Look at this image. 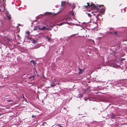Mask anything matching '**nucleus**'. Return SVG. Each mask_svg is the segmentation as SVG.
I'll use <instances>...</instances> for the list:
<instances>
[{"label": "nucleus", "mask_w": 127, "mask_h": 127, "mask_svg": "<svg viewBox=\"0 0 127 127\" xmlns=\"http://www.w3.org/2000/svg\"><path fill=\"white\" fill-rule=\"evenodd\" d=\"M117 126L116 125H114V126Z\"/></svg>", "instance_id": "32"}, {"label": "nucleus", "mask_w": 127, "mask_h": 127, "mask_svg": "<svg viewBox=\"0 0 127 127\" xmlns=\"http://www.w3.org/2000/svg\"><path fill=\"white\" fill-rule=\"evenodd\" d=\"M87 5H85L83 6V8H85L88 6V7H91L92 8L96 9H99L98 7L96 6L94 4H93V3H92L90 5H89V3L88 2L87 3Z\"/></svg>", "instance_id": "1"}, {"label": "nucleus", "mask_w": 127, "mask_h": 127, "mask_svg": "<svg viewBox=\"0 0 127 127\" xmlns=\"http://www.w3.org/2000/svg\"><path fill=\"white\" fill-rule=\"evenodd\" d=\"M30 63H32V64H33L34 65L35 64H36L35 63V62L34 60H32L31 61Z\"/></svg>", "instance_id": "14"}, {"label": "nucleus", "mask_w": 127, "mask_h": 127, "mask_svg": "<svg viewBox=\"0 0 127 127\" xmlns=\"http://www.w3.org/2000/svg\"><path fill=\"white\" fill-rule=\"evenodd\" d=\"M69 14H70L71 15L73 16H74V13L73 11V10H72L71 11L69 12Z\"/></svg>", "instance_id": "12"}, {"label": "nucleus", "mask_w": 127, "mask_h": 127, "mask_svg": "<svg viewBox=\"0 0 127 127\" xmlns=\"http://www.w3.org/2000/svg\"><path fill=\"white\" fill-rule=\"evenodd\" d=\"M94 122H91L89 124H86V125L87 126V127H93L95 126L94 125ZM96 126L95 125V126Z\"/></svg>", "instance_id": "3"}, {"label": "nucleus", "mask_w": 127, "mask_h": 127, "mask_svg": "<svg viewBox=\"0 0 127 127\" xmlns=\"http://www.w3.org/2000/svg\"><path fill=\"white\" fill-rule=\"evenodd\" d=\"M123 59V60H125V59Z\"/></svg>", "instance_id": "33"}, {"label": "nucleus", "mask_w": 127, "mask_h": 127, "mask_svg": "<svg viewBox=\"0 0 127 127\" xmlns=\"http://www.w3.org/2000/svg\"><path fill=\"white\" fill-rule=\"evenodd\" d=\"M32 78L33 79L34 78V76H32L30 77V79H31V78Z\"/></svg>", "instance_id": "21"}, {"label": "nucleus", "mask_w": 127, "mask_h": 127, "mask_svg": "<svg viewBox=\"0 0 127 127\" xmlns=\"http://www.w3.org/2000/svg\"><path fill=\"white\" fill-rule=\"evenodd\" d=\"M74 8H75V7H73V9H72V10H73V9H74Z\"/></svg>", "instance_id": "30"}, {"label": "nucleus", "mask_w": 127, "mask_h": 127, "mask_svg": "<svg viewBox=\"0 0 127 127\" xmlns=\"http://www.w3.org/2000/svg\"><path fill=\"white\" fill-rule=\"evenodd\" d=\"M31 41H32V42L34 44L36 42V41L33 39H32Z\"/></svg>", "instance_id": "17"}, {"label": "nucleus", "mask_w": 127, "mask_h": 127, "mask_svg": "<svg viewBox=\"0 0 127 127\" xmlns=\"http://www.w3.org/2000/svg\"><path fill=\"white\" fill-rule=\"evenodd\" d=\"M108 33L109 34H112V33L111 32H108Z\"/></svg>", "instance_id": "24"}, {"label": "nucleus", "mask_w": 127, "mask_h": 127, "mask_svg": "<svg viewBox=\"0 0 127 127\" xmlns=\"http://www.w3.org/2000/svg\"><path fill=\"white\" fill-rule=\"evenodd\" d=\"M47 27H46V26H44L42 28H40V27L39 28V30H47L49 28L48 26V25H47Z\"/></svg>", "instance_id": "5"}, {"label": "nucleus", "mask_w": 127, "mask_h": 127, "mask_svg": "<svg viewBox=\"0 0 127 127\" xmlns=\"http://www.w3.org/2000/svg\"><path fill=\"white\" fill-rule=\"evenodd\" d=\"M0 11H2V10H1V9H0Z\"/></svg>", "instance_id": "31"}, {"label": "nucleus", "mask_w": 127, "mask_h": 127, "mask_svg": "<svg viewBox=\"0 0 127 127\" xmlns=\"http://www.w3.org/2000/svg\"><path fill=\"white\" fill-rule=\"evenodd\" d=\"M56 85V84L53 82H52L51 83L50 85L52 87H54Z\"/></svg>", "instance_id": "9"}, {"label": "nucleus", "mask_w": 127, "mask_h": 127, "mask_svg": "<svg viewBox=\"0 0 127 127\" xmlns=\"http://www.w3.org/2000/svg\"><path fill=\"white\" fill-rule=\"evenodd\" d=\"M117 33V32H114L113 33L114 34H116Z\"/></svg>", "instance_id": "26"}, {"label": "nucleus", "mask_w": 127, "mask_h": 127, "mask_svg": "<svg viewBox=\"0 0 127 127\" xmlns=\"http://www.w3.org/2000/svg\"><path fill=\"white\" fill-rule=\"evenodd\" d=\"M18 36H19V35H18Z\"/></svg>", "instance_id": "36"}, {"label": "nucleus", "mask_w": 127, "mask_h": 127, "mask_svg": "<svg viewBox=\"0 0 127 127\" xmlns=\"http://www.w3.org/2000/svg\"><path fill=\"white\" fill-rule=\"evenodd\" d=\"M26 32V33L28 34V35L30 33L29 31Z\"/></svg>", "instance_id": "22"}, {"label": "nucleus", "mask_w": 127, "mask_h": 127, "mask_svg": "<svg viewBox=\"0 0 127 127\" xmlns=\"http://www.w3.org/2000/svg\"><path fill=\"white\" fill-rule=\"evenodd\" d=\"M35 48V47L34 48Z\"/></svg>", "instance_id": "39"}, {"label": "nucleus", "mask_w": 127, "mask_h": 127, "mask_svg": "<svg viewBox=\"0 0 127 127\" xmlns=\"http://www.w3.org/2000/svg\"><path fill=\"white\" fill-rule=\"evenodd\" d=\"M124 12H125V9H124Z\"/></svg>", "instance_id": "28"}, {"label": "nucleus", "mask_w": 127, "mask_h": 127, "mask_svg": "<svg viewBox=\"0 0 127 127\" xmlns=\"http://www.w3.org/2000/svg\"><path fill=\"white\" fill-rule=\"evenodd\" d=\"M79 73H82L84 71V70L82 69H81L79 68Z\"/></svg>", "instance_id": "11"}, {"label": "nucleus", "mask_w": 127, "mask_h": 127, "mask_svg": "<svg viewBox=\"0 0 127 127\" xmlns=\"http://www.w3.org/2000/svg\"><path fill=\"white\" fill-rule=\"evenodd\" d=\"M65 4V1L61 2V6L62 7H61L60 9L61 10H63L64 8V5Z\"/></svg>", "instance_id": "4"}, {"label": "nucleus", "mask_w": 127, "mask_h": 127, "mask_svg": "<svg viewBox=\"0 0 127 127\" xmlns=\"http://www.w3.org/2000/svg\"><path fill=\"white\" fill-rule=\"evenodd\" d=\"M22 95H23V98L24 99L25 98V97H24V95H23V94H22Z\"/></svg>", "instance_id": "27"}, {"label": "nucleus", "mask_w": 127, "mask_h": 127, "mask_svg": "<svg viewBox=\"0 0 127 127\" xmlns=\"http://www.w3.org/2000/svg\"><path fill=\"white\" fill-rule=\"evenodd\" d=\"M54 81L55 82H56V80L54 79Z\"/></svg>", "instance_id": "29"}, {"label": "nucleus", "mask_w": 127, "mask_h": 127, "mask_svg": "<svg viewBox=\"0 0 127 127\" xmlns=\"http://www.w3.org/2000/svg\"><path fill=\"white\" fill-rule=\"evenodd\" d=\"M6 15L7 16V18L8 19H9V20L10 19H11V17H10V15H9L8 14H6Z\"/></svg>", "instance_id": "15"}, {"label": "nucleus", "mask_w": 127, "mask_h": 127, "mask_svg": "<svg viewBox=\"0 0 127 127\" xmlns=\"http://www.w3.org/2000/svg\"><path fill=\"white\" fill-rule=\"evenodd\" d=\"M73 6H74V4H73Z\"/></svg>", "instance_id": "34"}, {"label": "nucleus", "mask_w": 127, "mask_h": 127, "mask_svg": "<svg viewBox=\"0 0 127 127\" xmlns=\"http://www.w3.org/2000/svg\"><path fill=\"white\" fill-rule=\"evenodd\" d=\"M78 95L79 96L78 97V98H81L83 96V95L82 94H79Z\"/></svg>", "instance_id": "13"}, {"label": "nucleus", "mask_w": 127, "mask_h": 127, "mask_svg": "<svg viewBox=\"0 0 127 127\" xmlns=\"http://www.w3.org/2000/svg\"><path fill=\"white\" fill-rule=\"evenodd\" d=\"M110 118L113 119H114L116 118V115H115L112 113L110 115Z\"/></svg>", "instance_id": "7"}, {"label": "nucleus", "mask_w": 127, "mask_h": 127, "mask_svg": "<svg viewBox=\"0 0 127 127\" xmlns=\"http://www.w3.org/2000/svg\"><path fill=\"white\" fill-rule=\"evenodd\" d=\"M39 28L40 27L39 26H37L34 28V30H36L37 32H38L37 31L38 30V29L39 30Z\"/></svg>", "instance_id": "10"}, {"label": "nucleus", "mask_w": 127, "mask_h": 127, "mask_svg": "<svg viewBox=\"0 0 127 127\" xmlns=\"http://www.w3.org/2000/svg\"><path fill=\"white\" fill-rule=\"evenodd\" d=\"M26 37L28 38V37H27V36H26Z\"/></svg>", "instance_id": "35"}, {"label": "nucleus", "mask_w": 127, "mask_h": 127, "mask_svg": "<svg viewBox=\"0 0 127 127\" xmlns=\"http://www.w3.org/2000/svg\"><path fill=\"white\" fill-rule=\"evenodd\" d=\"M94 15H95V14H94Z\"/></svg>", "instance_id": "37"}, {"label": "nucleus", "mask_w": 127, "mask_h": 127, "mask_svg": "<svg viewBox=\"0 0 127 127\" xmlns=\"http://www.w3.org/2000/svg\"><path fill=\"white\" fill-rule=\"evenodd\" d=\"M100 16L101 17V16L100 15V14H98L96 16V18L97 20L96 21H97L98 19H99V16Z\"/></svg>", "instance_id": "8"}, {"label": "nucleus", "mask_w": 127, "mask_h": 127, "mask_svg": "<svg viewBox=\"0 0 127 127\" xmlns=\"http://www.w3.org/2000/svg\"><path fill=\"white\" fill-rule=\"evenodd\" d=\"M7 101L8 102H11L12 101H13V100H10V99L7 100Z\"/></svg>", "instance_id": "18"}, {"label": "nucleus", "mask_w": 127, "mask_h": 127, "mask_svg": "<svg viewBox=\"0 0 127 127\" xmlns=\"http://www.w3.org/2000/svg\"><path fill=\"white\" fill-rule=\"evenodd\" d=\"M87 14H88V16H89V17H91V14H90V13H88Z\"/></svg>", "instance_id": "20"}, {"label": "nucleus", "mask_w": 127, "mask_h": 127, "mask_svg": "<svg viewBox=\"0 0 127 127\" xmlns=\"http://www.w3.org/2000/svg\"><path fill=\"white\" fill-rule=\"evenodd\" d=\"M88 99H89L88 98H85V101H86Z\"/></svg>", "instance_id": "23"}, {"label": "nucleus", "mask_w": 127, "mask_h": 127, "mask_svg": "<svg viewBox=\"0 0 127 127\" xmlns=\"http://www.w3.org/2000/svg\"><path fill=\"white\" fill-rule=\"evenodd\" d=\"M102 5H99L98 6V5H96V6L98 7V8H99L98 9H96L97 10H100V12L101 13H102L103 12H104V10L102 8H100L99 9V8H100Z\"/></svg>", "instance_id": "2"}, {"label": "nucleus", "mask_w": 127, "mask_h": 127, "mask_svg": "<svg viewBox=\"0 0 127 127\" xmlns=\"http://www.w3.org/2000/svg\"><path fill=\"white\" fill-rule=\"evenodd\" d=\"M67 19H65V21L64 22L62 23H61L59 24V26H60L62 25L63 24H69V23H68L67 22Z\"/></svg>", "instance_id": "6"}, {"label": "nucleus", "mask_w": 127, "mask_h": 127, "mask_svg": "<svg viewBox=\"0 0 127 127\" xmlns=\"http://www.w3.org/2000/svg\"><path fill=\"white\" fill-rule=\"evenodd\" d=\"M46 38L47 39L49 42H50L51 41V38L48 37H46Z\"/></svg>", "instance_id": "16"}, {"label": "nucleus", "mask_w": 127, "mask_h": 127, "mask_svg": "<svg viewBox=\"0 0 127 127\" xmlns=\"http://www.w3.org/2000/svg\"><path fill=\"white\" fill-rule=\"evenodd\" d=\"M50 14V13L49 12H46L45 13V14Z\"/></svg>", "instance_id": "19"}, {"label": "nucleus", "mask_w": 127, "mask_h": 127, "mask_svg": "<svg viewBox=\"0 0 127 127\" xmlns=\"http://www.w3.org/2000/svg\"><path fill=\"white\" fill-rule=\"evenodd\" d=\"M4 10L3 9V11H3Z\"/></svg>", "instance_id": "38"}, {"label": "nucleus", "mask_w": 127, "mask_h": 127, "mask_svg": "<svg viewBox=\"0 0 127 127\" xmlns=\"http://www.w3.org/2000/svg\"><path fill=\"white\" fill-rule=\"evenodd\" d=\"M35 117V116H34V115H32V118H33V117Z\"/></svg>", "instance_id": "25"}]
</instances>
